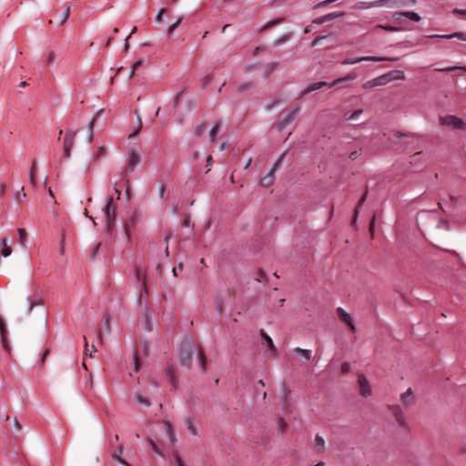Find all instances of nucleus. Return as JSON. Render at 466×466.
I'll return each mask as SVG.
<instances>
[{
    "label": "nucleus",
    "instance_id": "f257e3e1",
    "mask_svg": "<svg viewBox=\"0 0 466 466\" xmlns=\"http://www.w3.org/2000/svg\"><path fill=\"white\" fill-rule=\"evenodd\" d=\"M358 75L357 73L355 72H350L349 73L347 76H343V77H339V78H337L335 81H333L332 83L329 84L325 81H320V82H316V83H312V84H309V86H307L303 90H301L300 92V96H304L313 91H316V90H319L324 86H329V87H332L339 83H342V82H345V81H350V80H353L355 78H357Z\"/></svg>",
    "mask_w": 466,
    "mask_h": 466
},
{
    "label": "nucleus",
    "instance_id": "f03ea898",
    "mask_svg": "<svg viewBox=\"0 0 466 466\" xmlns=\"http://www.w3.org/2000/svg\"><path fill=\"white\" fill-rule=\"evenodd\" d=\"M116 208L114 205V197L108 196L106 198V204L103 208V212L105 216V230L108 234H112L115 227V221L116 217Z\"/></svg>",
    "mask_w": 466,
    "mask_h": 466
},
{
    "label": "nucleus",
    "instance_id": "7ed1b4c3",
    "mask_svg": "<svg viewBox=\"0 0 466 466\" xmlns=\"http://www.w3.org/2000/svg\"><path fill=\"white\" fill-rule=\"evenodd\" d=\"M416 4L415 0H376L373 2H363V7H381L387 6L390 8H400L413 6Z\"/></svg>",
    "mask_w": 466,
    "mask_h": 466
},
{
    "label": "nucleus",
    "instance_id": "20e7f679",
    "mask_svg": "<svg viewBox=\"0 0 466 466\" xmlns=\"http://www.w3.org/2000/svg\"><path fill=\"white\" fill-rule=\"evenodd\" d=\"M76 137V131L68 129L66 131V135L63 140V157L69 158L71 157V150L75 145Z\"/></svg>",
    "mask_w": 466,
    "mask_h": 466
},
{
    "label": "nucleus",
    "instance_id": "39448f33",
    "mask_svg": "<svg viewBox=\"0 0 466 466\" xmlns=\"http://www.w3.org/2000/svg\"><path fill=\"white\" fill-rule=\"evenodd\" d=\"M439 122L441 126L451 127L455 129L466 128V124L461 118L452 115L440 116Z\"/></svg>",
    "mask_w": 466,
    "mask_h": 466
},
{
    "label": "nucleus",
    "instance_id": "423d86ee",
    "mask_svg": "<svg viewBox=\"0 0 466 466\" xmlns=\"http://www.w3.org/2000/svg\"><path fill=\"white\" fill-rule=\"evenodd\" d=\"M396 58H388V57H380V56H361L356 58H346L341 61V65H355L357 63L364 62V61H372V62H380V61H393Z\"/></svg>",
    "mask_w": 466,
    "mask_h": 466
},
{
    "label": "nucleus",
    "instance_id": "0eeeda50",
    "mask_svg": "<svg viewBox=\"0 0 466 466\" xmlns=\"http://www.w3.org/2000/svg\"><path fill=\"white\" fill-rule=\"evenodd\" d=\"M392 416L394 417L398 425L401 428L407 427V421L401 408L396 404H390L387 406Z\"/></svg>",
    "mask_w": 466,
    "mask_h": 466
},
{
    "label": "nucleus",
    "instance_id": "6e6552de",
    "mask_svg": "<svg viewBox=\"0 0 466 466\" xmlns=\"http://www.w3.org/2000/svg\"><path fill=\"white\" fill-rule=\"evenodd\" d=\"M284 157V154L280 156V157L278 159V161L274 164V166L271 167V169L268 172L266 176L261 177L259 184L264 187H270L274 181H275V171L277 168V166L281 161L282 157Z\"/></svg>",
    "mask_w": 466,
    "mask_h": 466
},
{
    "label": "nucleus",
    "instance_id": "1a4fd4ad",
    "mask_svg": "<svg viewBox=\"0 0 466 466\" xmlns=\"http://www.w3.org/2000/svg\"><path fill=\"white\" fill-rule=\"evenodd\" d=\"M358 382L360 395L364 398L370 396L372 393L371 387L362 373L358 374Z\"/></svg>",
    "mask_w": 466,
    "mask_h": 466
},
{
    "label": "nucleus",
    "instance_id": "9d476101",
    "mask_svg": "<svg viewBox=\"0 0 466 466\" xmlns=\"http://www.w3.org/2000/svg\"><path fill=\"white\" fill-rule=\"evenodd\" d=\"M193 348L190 343L187 344V349L182 350L179 355L181 365L189 367L192 360Z\"/></svg>",
    "mask_w": 466,
    "mask_h": 466
},
{
    "label": "nucleus",
    "instance_id": "9b49d317",
    "mask_svg": "<svg viewBox=\"0 0 466 466\" xmlns=\"http://www.w3.org/2000/svg\"><path fill=\"white\" fill-rule=\"evenodd\" d=\"M6 333H7L6 325H5V320L3 319V318L0 316L1 343H2L3 348L5 349V350L9 352L11 348H10L9 342L7 340Z\"/></svg>",
    "mask_w": 466,
    "mask_h": 466
},
{
    "label": "nucleus",
    "instance_id": "f8f14e48",
    "mask_svg": "<svg viewBox=\"0 0 466 466\" xmlns=\"http://www.w3.org/2000/svg\"><path fill=\"white\" fill-rule=\"evenodd\" d=\"M128 155H129V159H128L127 170L129 172H132L134 170V168L136 167V166L140 162L141 158L136 149H130Z\"/></svg>",
    "mask_w": 466,
    "mask_h": 466
},
{
    "label": "nucleus",
    "instance_id": "ddd939ff",
    "mask_svg": "<svg viewBox=\"0 0 466 466\" xmlns=\"http://www.w3.org/2000/svg\"><path fill=\"white\" fill-rule=\"evenodd\" d=\"M338 317L348 324L351 331H355V326L352 322L351 317L349 313H347L342 308H338L337 310Z\"/></svg>",
    "mask_w": 466,
    "mask_h": 466
},
{
    "label": "nucleus",
    "instance_id": "4468645a",
    "mask_svg": "<svg viewBox=\"0 0 466 466\" xmlns=\"http://www.w3.org/2000/svg\"><path fill=\"white\" fill-rule=\"evenodd\" d=\"M259 333H260V336H261V338L263 339V343H265L268 346L271 355L273 357H276V355H277V349H276V347L274 345V342H273L272 339L265 332L264 329H260Z\"/></svg>",
    "mask_w": 466,
    "mask_h": 466
},
{
    "label": "nucleus",
    "instance_id": "2eb2a0df",
    "mask_svg": "<svg viewBox=\"0 0 466 466\" xmlns=\"http://www.w3.org/2000/svg\"><path fill=\"white\" fill-rule=\"evenodd\" d=\"M400 401L406 407H409L413 403L414 397L410 388H409L405 392L400 394Z\"/></svg>",
    "mask_w": 466,
    "mask_h": 466
},
{
    "label": "nucleus",
    "instance_id": "dca6fc26",
    "mask_svg": "<svg viewBox=\"0 0 466 466\" xmlns=\"http://www.w3.org/2000/svg\"><path fill=\"white\" fill-rule=\"evenodd\" d=\"M163 424H164L165 430L168 435L170 442L173 445H175L177 441V436H176V433H175L172 424L168 420H164Z\"/></svg>",
    "mask_w": 466,
    "mask_h": 466
},
{
    "label": "nucleus",
    "instance_id": "f3484780",
    "mask_svg": "<svg viewBox=\"0 0 466 466\" xmlns=\"http://www.w3.org/2000/svg\"><path fill=\"white\" fill-rule=\"evenodd\" d=\"M299 106H293L291 109H290V112L289 113L288 116L286 118L283 119L282 121V125L283 126H287L289 125V123H291L299 115Z\"/></svg>",
    "mask_w": 466,
    "mask_h": 466
},
{
    "label": "nucleus",
    "instance_id": "a211bd4d",
    "mask_svg": "<svg viewBox=\"0 0 466 466\" xmlns=\"http://www.w3.org/2000/svg\"><path fill=\"white\" fill-rule=\"evenodd\" d=\"M1 248H2L1 255L3 257L5 258V257H8V256H10L12 254V248L9 245L8 240H7L6 238H3L1 239Z\"/></svg>",
    "mask_w": 466,
    "mask_h": 466
},
{
    "label": "nucleus",
    "instance_id": "6ab92c4d",
    "mask_svg": "<svg viewBox=\"0 0 466 466\" xmlns=\"http://www.w3.org/2000/svg\"><path fill=\"white\" fill-rule=\"evenodd\" d=\"M135 400L137 403H138L140 405L147 406V407L151 405L150 400L140 391H137L135 394Z\"/></svg>",
    "mask_w": 466,
    "mask_h": 466
},
{
    "label": "nucleus",
    "instance_id": "aec40b11",
    "mask_svg": "<svg viewBox=\"0 0 466 466\" xmlns=\"http://www.w3.org/2000/svg\"><path fill=\"white\" fill-rule=\"evenodd\" d=\"M124 448L123 446H119L118 449L113 453L112 457L115 461L117 462L125 465V466H130L128 462H127L125 460L121 458V455L123 453Z\"/></svg>",
    "mask_w": 466,
    "mask_h": 466
},
{
    "label": "nucleus",
    "instance_id": "412c9836",
    "mask_svg": "<svg viewBox=\"0 0 466 466\" xmlns=\"http://www.w3.org/2000/svg\"><path fill=\"white\" fill-rule=\"evenodd\" d=\"M432 37H442V38H448V39H451V38H459L462 41H466V33H462V32H457V33H454V34H451V35H432Z\"/></svg>",
    "mask_w": 466,
    "mask_h": 466
},
{
    "label": "nucleus",
    "instance_id": "4be33fe9",
    "mask_svg": "<svg viewBox=\"0 0 466 466\" xmlns=\"http://www.w3.org/2000/svg\"><path fill=\"white\" fill-rule=\"evenodd\" d=\"M220 127H221V122L218 121L215 124V126L211 128V130L209 131V140H210V142H214L215 141L218 134L219 133Z\"/></svg>",
    "mask_w": 466,
    "mask_h": 466
},
{
    "label": "nucleus",
    "instance_id": "5701e85b",
    "mask_svg": "<svg viewBox=\"0 0 466 466\" xmlns=\"http://www.w3.org/2000/svg\"><path fill=\"white\" fill-rule=\"evenodd\" d=\"M367 196H368V188L365 190V192L363 193V195L361 196V198H360V200L358 202V205H357V207L355 208V211H354V218H353L352 223H355V221L357 219V217H358V214H359V209L363 205V203L365 202V200L367 198Z\"/></svg>",
    "mask_w": 466,
    "mask_h": 466
},
{
    "label": "nucleus",
    "instance_id": "b1692460",
    "mask_svg": "<svg viewBox=\"0 0 466 466\" xmlns=\"http://www.w3.org/2000/svg\"><path fill=\"white\" fill-rule=\"evenodd\" d=\"M314 445L318 451H323L325 450L324 439L319 435H316L314 440Z\"/></svg>",
    "mask_w": 466,
    "mask_h": 466
},
{
    "label": "nucleus",
    "instance_id": "393cba45",
    "mask_svg": "<svg viewBox=\"0 0 466 466\" xmlns=\"http://www.w3.org/2000/svg\"><path fill=\"white\" fill-rule=\"evenodd\" d=\"M293 351L295 353H297L299 356L302 357L303 359H305L306 360H309L311 357V351L309 350H304V349H300V348H295L293 350Z\"/></svg>",
    "mask_w": 466,
    "mask_h": 466
},
{
    "label": "nucleus",
    "instance_id": "a878e982",
    "mask_svg": "<svg viewBox=\"0 0 466 466\" xmlns=\"http://www.w3.org/2000/svg\"><path fill=\"white\" fill-rule=\"evenodd\" d=\"M376 81H377V85L378 86H384L386 85L387 83H389L390 80V73H387V74H384V75H381L378 77L375 78Z\"/></svg>",
    "mask_w": 466,
    "mask_h": 466
},
{
    "label": "nucleus",
    "instance_id": "bb28decb",
    "mask_svg": "<svg viewBox=\"0 0 466 466\" xmlns=\"http://www.w3.org/2000/svg\"><path fill=\"white\" fill-rule=\"evenodd\" d=\"M207 130V125L205 123H200L196 126L194 134L196 137H201Z\"/></svg>",
    "mask_w": 466,
    "mask_h": 466
},
{
    "label": "nucleus",
    "instance_id": "cd10ccee",
    "mask_svg": "<svg viewBox=\"0 0 466 466\" xmlns=\"http://www.w3.org/2000/svg\"><path fill=\"white\" fill-rule=\"evenodd\" d=\"M196 351H197L198 359H199L201 370H205V369H206V357L204 355V352H203V350L201 349H197Z\"/></svg>",
    "mask_w": 466,
    "mask_h": 466
},
{
    "label": "nucleus",
    "instance_id": "c85d7f7f",
    "mask_svg": "<svg viewBox=\"0 0 466 466\" xmlns=\"http://www.w3.org/2000/svg\"><path fill=\"white\" fill-rule=\"evenodd\" d=\"M390 80H403L405 79V75L402 71H391L390 72Z\"/></svg>",
    "mask_w": 466,
    "mask_h": 466
},
{
    "label": "nucleus",
    "instance_id": "c756f323",
    "mask_svg": "<svg viewBox=\"0 0 466 466\" xmlns=\"http://www.w3.org/2000/svg\"><path fill=\"white\" fill-rule=\"evenodd\" d=\"M363 113V110L362 109H357L355 110L354 112H352L350 115L347 116L345 114V116H346V119L349 120V121H354V120H357L360 115Z\"/></svg>",
    "mask_w": 466,
    "mask_h": 466
},
{
    "label": "nucleus",
    "instance_id": "7c9ffc66",
    "mask_svg": "<svg viewBox=\"0 0 466 466\" xmlns=\"http://www.w3.org/2000/svg\"><path fill=\"white\" fill-rule=\"evenodd\" d=\"M436 70L441 71V72H452V71H456V70H462V71L466 72V66H449V67H445V68H437Z\"/></svg>",
    "mask_w": 466,
    "mask_h": 466
},
{
    "label": "nucleus",
    "instance_id": "2f4dec72",
    "mask_svg": "<svg viewBox=\"0 0 466 466\" xmlns=\"http://www.w3.org/2000/svg\"><path fill=\"white\" fill-rule=\"evenodd\" d=\"M404 13V17H408L414 22H419L420 20V16L415 12L407 11Z\"/></svg>",
    "mask_w": 466,
    "mask_h": 466
},
{
    "label": "nucleus",
    "instance_id": "473e14b6",
    "mask_svg": "<svg viewBox=\"0 0 466 466\" xmlns=\"http://www.w3.org/2000/svg\"><path fill=\"white\" fill-rule=\"evenodd\" d=\"M278 66V63L271 62L267 65L266 72H265V77H268L272 72L276 70Z\"/></svg>",
    "mask_w": 466,
    "mask_h": 466
},
{
    "label": "nucleus",
    "instance_id": "72a5a7b5",
    "mask_svg": "<svg viewBox=\"0 0 466 466\" xmlns=\"http://www.w3.org/2000/svg\"><path fill=\"white\" fill-rule=\"evenodd\" d=\"M187 428L192 435H197V428L191 419L186 420Z\"/></svg>",
    "mask_w": 466,
    "mask_h": 466
},
{
    "label": "nucleus",
    "instance_id": "f704fd0d",
    "mask_svg": "<svg viewBox=\"0 0 466 466\" xmlns=\"http://www.w3.org/2000/svg\"><path fill=\"white\" fill-rule=\"evenodd\" d=\"M18 235H19V241L21 245H25L26 241V231L25 228H18L17 229Z\"/></svg>",
    "mask_w": 466,
    "mask_h": 466
},
{
    "label": "nucleus",
    "instance_id": "c9c22d12",
    "mask_svg": "<svg viewBox=\"0 0 466 466\" xmlns=\"http://www.w3.org/2000/svg\"><path fill=\"white\" fill-rule=\"evenodd\" d=\"M95 122H96V118L94 117L87 125V128H88V131H89V136H88V143H91L92 140H93V129H94V126H95Z\"/></svg>",
    "mask_w": 466,
    "mask_h": 466
},
{
    "label": "nucleus",
    "instance_id": "e433bc0d",
    "mask_svg": "<svg viewBox=\"0 0 466 466\" xmlns=\"http://www.w3.org/2000/svg\"><path fill=\"white\" fill-rule=\"evenodd\" d=\"M106 148L102 146L95 153V158L99 159V158L106 157Z\"/></svg>",
    "mask_w": 466,
    "mask_h": 466
},
{
    "label": "nucleus",
    "instance_id": "4c0bfd02",
    "mask_svg": "<svg viewBox=\"0 0 466 466\" xmlns=\"http://www.w3.org/2000/svg\"><path fill=\"white\" fill-rule=\"evenodd\" d=\"M376 29H383V30H386V31H389V32H398L400 31V28L396 27V26H392V25H378L376 27Z\"/></svg>",
    "mask_w": 466,
    "mask_h": 466
},
{
    "label": "nucleus",
    "instance_id": "58836bf2",
    "mask_svg": "<svg viewBox=\"0 0 466 466\" xmlns=\"http://www.w3.org/2000/svg\"><path fill=\"white\" fill-rule=\"evenodd\" d=\"M182 20H183L182 17H178L177 20L174 24L169 25V27L167 28V34L171 35L177 29V27L180 25Z\"/></svg>",
    "mask_w": 466,
    "mask_h": 466
},
{
    "label": "nucleus",
    "instance_id": "ea45409f",
    "mask_svg": "<svg viewBox=\"0 0 466 466\" xmlns=\"http://www.w3.org/2000/svg\"><path fill=\"white\" fill-rule=\"evenodd\" d=\"M166 373H167V377L169 378L170 382L175 384V371H174V369L171 366L167 367V369L166 370Z\"/></svg>",
    "mask_w": 466,
    "mask_h": 466
},
{
    "label": "nucleus",
    "instance_id": "a19ab883",
    "mask_svg": "<svg viewBox=\"0 0 466 466\" xmlns=\"http://www.w3.org/2000/svg\"><path fill=\"white\" fill-rule=\"evenodd\" d=\"M214 78V74H208L201 79V83L203 86H208Z\"/></svg>",
    "mask_w": 466,
    "mask_h": 466
},
{
    "label": "nucleus",
    "instance_id": "79ce46f5",
    "mask_svg": "<svg viewBox=\"0 0 466 466\" xmlns=\"http://www.w3.org/2000/svg\"><path fill=\"white\" fill-rule=\"evenodd\" d=\"M252 87H253V83L252 82H248V83H244V84L240 85L238 87V92H244V91L248 90V89H250Z\"/></svg>",
    "mask_w": 466,
    "mask_h": 466
},
{
    "label": "nucleus",
    "instance_id": "37998d69",
    "mask_svg": "<svg viewBox=\"0 0 466 466\" xmlns=\"http://www.w3.org/2000/svg\"><path fill=\"white\" fill-rule=\"evenodd\" d=\"M288 427L287 422L284 420V419L279 418L278 420V430L279 431H284L286 428Z\"/></svg>",
    "mask_w": 466,
    "mask_h": 466
},
{
    "label": "nucleus",
    "instance_id": "c03bdc74",
    "mask_svg": "<svg viewBox=\"0 0 466 466\" xmlns=\"http://www.w3.org/2000/svg\"><path fill=\"white\" fill-rule=\"evenodd\" d=\"M69 15H70V8L67 6L65 10V12L63 13V15H61V21H60V24H64L69 17Z\"/></svg>",
    "mask_w": 466,
    "mask_h": 466
},
{
    "label": "nucleus",
    "instance_id": "a18cd8bd",
    "mask_svg": "<svg viewBox=\"0 0 466 466\" xmlns=\"http://www.w3.org/2000/svg\"><path fill=\"white\" fill-rule=\"evenodd\" d=\"M343 15V13H337V12H334V13H329L328 15H326V19H327V22L332 20V19H335V18H338L339 16H341Z\"/></svg>",
    "mask_w": 466,
    "mask_h": 466
},
{
    "label": "nucleus",
    "instance_id": "49530a36",
    "mask_svg": "<svg viewBox=\"0 0 466 466\" xmlns=\"http://www.w3.org/2000/svg\"><path fill=\"white\" fill-rule=\"evenodd\" d=\"M282 20H283L282 18H279V19L269 21L268 23L266 24V25L263 27V29L269 28L276 25H279L282 22Z\"/></svg>",
    "mask_w": 466,
    "mask_h": 466
},
{
    "label": "nucleus",
    "instance_id": "de8ad7c7",
    "mask_svg": "<svg viewBox=\"0 0 466 466\" xmlns=\"http://www.w3.org/2000/svg\"><path fill=\"white\" fill-rule=\"evenodd\" d=\"M375 86H378V85H377V81H376V79H375V78H374V79H371V80H370V81H368V82H366V83L363 85V87H364V88H371V87H375Z\"/></svg>",
    "mask_w": 466,
    "mask_h": 466
},
{
    "label": "nucleus",
    "instance_id": "09e8293b",
    "mask_svg": "<svg viewBox=\"0 0 466 466\" xmlns=\"http://www.w3.org/2000/svg\"><path fill=\"white\" fill-rule=\"evenodd\" d=\"M25 197H26V195L24 192V187H22L20 191L15 194V198L18 201H22Z\"/></svg>",
    "mask_w": 466,
    "mask_h": 466
},
{
    "label": "nucleus",
    "instance_id": "8fccbe9b",
    "mask_svg": "<svg viewBox=\"0 0 466 466\" xmlns=\"http://www.w3.org/2000/svg\"><path fill=\"white\" fill-rule=\"evenodd\" d=\"M143 64V60H138L137 61L133 66H132V72H131V75H130V77H132L135 74V71L137 70Z\"/></svg>",
    "mask_w": 466,
    "mask_h": 466
},
{
    "label": "nucleus",
    "instance_id": "3c124183",
    "mask_svg": "<svg viewBox=\"0 0 466 466\" xmlns=\"http://www.w3.org/2000/svg\"><path fill=\"white\" fill-rule=\"evenodd\" d=\"M85 388L86 390H92L94 389V383H93V378L92 376H89V379L86 380L85 384Z\"/></svg>",
    "mask_w": 466,
    "mask_h": 466
},
{
    "label": "nucleus",
    "instance_id": "603ef678",
    "mask_svg": "<svg viewBox=\"0 0 466 466\" xmlns=\"http://www.w3.org/2000/svg\"><path fill=\"white\" fill-rule=\"evenodd\" d=\"M165 192H166V186L164 184H161L159 186V188H158V197H159V199H163L164 197H165Z\"/></svg>",
    "mask_w": 466,
    "mask_h": 466
},
{
    "label": "nucleus",
    "instance_id": "864d4df0",
    "mask_svg": "<svg viewBox=\"0 0 466 466\" xmlns=\"http://www.w3.org/2000/svg\"><path fill=\"white\" fill-rule=\"evenodd\" d=\"M56 60V54L55 52H50L47 56V58H46V63L51 65L55 62Z\"/></svg>",
    "mask_w": 466,
    "mask_h": 466
},
{
    "label": "nucleus",
    "instance_id": "5fc2aeb1",
    "mask_svg": "<svg viewBox=\"0 0 466 466\" xmlns=\"http://www.w3.org/2000/svg\"><path fill=\"white\" fill-rule=\"evenodd\" d=\"M452 13L466 18V9L454 8Z\"/></svg>",
    "mask_w": 466,
    "mask_h": 466
},
{
    "label": "nucleus",
    "instance_id": "6e6d98bb",
    "mask_svg": "<svg viewBox=\"0 0 466 466\" xmlns=\"http://www.w3.org/2000/svg\"><path fill=\"white\" fill-rule=\"evenodd\" d=\"M350 370V364L349 362H343L341 364V372L348 373Z\"/></svg>",
    "mask_w": 466,
    "mask_h": 466
},
{
    "label": "nucleus",
    "instance_id": "4d7b16f0",
    "mask_svg": "<svg viewBox=\"0 0 466 466\" xmlns=\"http://www.w3.org/2000/svg\"><path fill=\"white\" fill-rule=\"evenodd\" d=\"M166 13V8H161L159 11H158V14L156 16V22L157 23H160L161 20H162V16L163 15Z\"/></svg>",
    "mask_w": 466,
    "mask_h": 466
},
{
    "label": "nucleus",
    "instance_id": "13d9d810",
    "mask_svg": "<svg viewBox=\"0 0 466 466\" xmlns=\"http://www.w3.org/2000/svg\"><path fill=\"white\" fill-rule=\"evenodd\" d=\"M374 228H375V216L372 218V219L370 223V227H369V230H370L372 238L374 236Z\"/></svg>",
    "mask_w": 466,
    "mask_h": 466
},
{
    "label": "nucleus",
    "instance_id": "bf43d9fd",
    "mask_svg": "<svg viewBox=\"0 0 466 466\" xmlns=\"http://www.w3.org/2000/svg\"><path fill=\"white\" fill-rule=\"evenodd\" d=\"M404 12H396L393 14V18L396 22H400L401 20V17L404 16Z\"/></svg>",
    "mask_w": 466,
    "mask_h": 466
},
{
    "label": "nucleus",
    "instance_id": "052dcab7",
    "mask_svg": "<svg viewBox=\"0 0 466 466\" xmlns=\"http://www.w3.org/2000/svg\"><path fill=\"white\" fill-rule=\"evenodd\" d=\"M41 303H42L41 300L30 301L29 307H28V313H30L35 306L41 305Z\"/></svg>",
    "mask_w": 466,
    "mask_h": 466
},
{
    "label": "nucleus",
    "instance_id": "680f3d73",
    "mask_svg": "<svg viewBox=\"0 0 466 466\" xmlns=\"http://www.w3.org/2000/svg\"><path fill=\"white\" fill-rule=\"evenodd\" d=\"M361 153V149L360 150H354L350 154V158L351 160H355Z\"/></svg>",
    "mask_w": 466,
    "mask_h": 466
},
{
    "label": "nucleus",
    "instance_id": "e2e57ef3",
    "mask_svg": "<svg viewBox=\"0 0 466 466\" xmlns=\"http://www.w3.org/2000/svg\"><path fill=\"white\" fill-rule=\"evenodd\" d=\"M114 186H115V195H116V198L119 199L120 198V195H121V191L119 189V183L117 182H115L114 183Z\"/></svg>",
    "mask_w": 466,
    "mask_h": 466
},
{
    "label": "nucleus",
    "instance_id": "0e129e2a",
    "mask_svg": "<svg viewBox=\"0 0 466 466\" xmlns=\"http://www.w3.org/2000/svg\"><path fill=\"white\" fill-rule=\"evenodd\" d=\"M327 36L323 35V36H318L317 38H315L311 44L312 46H318L321 40L325 39Z\"/></svg>",
    "mask_w": 466,
    "mask_h": 466
},
{
    "label": "nucleus",
    "instance_id": "69168bd1",
    "mask_svg": "<svg viewBox=\"0 0 466 466\" xmlns=\"http://www.w3.org/2000/svg\"><path fill=\"white\" fill-rule=\"evenodd\" d=\"M331 3H332L331 0H325V1H322V2L319 3L315 6V8L324 7V6H326V5H328L331 4Z\"/></svg>",
    "mask_w": 466,
    "mask_h": 466
},
{
    "label": "nucleus",
    "instance_id": "338daca9",
    "mask_svg": "<svg viewBox=\"0 0 466 466\" xmlns=\"http://www.w3.org/2000/svg\"><path fill=\"white\" fill-rule=\"evenodd\" d=\"M327 22L326 15H322L313 21L315 24H324Z\"/></svg>",
    "mask_w": 466,
    "mask_h": 466
},
{
    "label": "nucleus",
    "instance_id": "774afa93",
    "mask_svg": "<svg viewBox=\"0 0 466 466\" xmlns=\"http://www.w3.org/2000/svg\"><path fill=\"white\" fill-rule=\"evenodd\" d=\"M155 453L157 455L164 457L163 452L159 450V448L157 446V444H153V447H151Z\"/></svg>",
    "mask_w": 466,
    "mask_h": 466
}]
</instances>
